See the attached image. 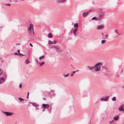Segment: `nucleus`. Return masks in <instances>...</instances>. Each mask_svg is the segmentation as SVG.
Listing matches in <instances>:
<instances>
[{"label":"nucleus","instance_id":"57","mask_svg":"<svg viewBox=\"0 0 124 124\" xmlns=\"http://www.w3.org/2000/svg\"><path fill=\"white\" fill-rule=\"evenodd\" d=\"M36 109H38V108H36Z\"/></svg>","mask_w":124,"mask_h":124},{"label":"nucleus","instance_id":"34","mask_svg":"<svg viewBox=\"0 0 124 124\" xmlns=\"http://www.w3.org/2000/svg\"><path fill=\"white\" fill-rule=\"evenodd\" d=\"M90 13V12H85L86 14L87 15V16L88 14Z\"/></svg>","mask_w":124,"mask_h":124},{"label":"nucleus","instance_id":"58","mask_svg":"<svg viewBox=\"0 0 124 124\" xmlns=\"http://www.w3.org/2000/svg\"><path fill=\"white\" fill-rule=\"evenodd\" d=\"M2 27H0V28H2Z\"/></svg>","mask_w":124,"mask_h":124},{"label":"nucleus","instance_id":"16","mask_svg":"<svg viewBox=\"0 0 124 124\" xmlns=\"http://www.w3.org/2000/svg\"><path fill=\"white\" fill-rule=\"evenodd\" d=\"M25 62L26 64H28L29 63H30V61H29V59H27L26 60V61H25Z\"/></svg>","mask_w":124,"mask_h":124},{"label":"nucleus","instance_id":"6","mask_svg":"<svg viewBox=\"0 0 124 124\" xmlns=\"http://www.w3.org/2000/svg\"><path fill=\"white\" fill-rule=\"evenodd\" d=\"M104 28V26L103 25H100L97 26V29L98 30L103 29Z\"/></svg>","mask_w":124,"mask_h":124},{"label":"nucleus","instance_id":"22","mask_svg":"<svg viewBox=\"0 0 124 124\" xmlns=\"http://www.w3.org/2000/svg\"><path fill=\"white\" fill-rule=\"evenodd\" d=\"M3 73L2 70L0 69V76Z\"/></svg>","mask_w":124,"mask_h":124},{"label":"nucleus","instance_id":"10","mask_svg":"<svg viewBox=\"0 0 124 124\" xmlns=\"http://www.w3.org/2000/svg\"><path fill=\"white\" fill-rule=\"evenodd\" d=\"M73 29H72L70 31V33H72V32H76L77 30V28H75L74 30L73 31Z\"/></svg>","mask_w":124,"mask_h":124},{"label":"nucleus","instance_id":"59","mask_svg":"<svg viewBox=\"0 0 124 124\" xmlns=\"http://www.w3.org/2000/svg\"><path fill=\"white\" fill-rule=\"evenodd\" d=\"M25 101H27V100H25Z\"/></svg>","mask_w":124,"mask_h":124},{"label":"nucleus","instance_id":"52","mask_svg":"<svg viewBox=\"0 0 124 124\" xmlns=\"http://www.w3.org/2000/svg\"><path fill=\"white\" fill-rule=\"evenodd\" d=\"M71 66L72 67H73V68H74L73 67L72 65H71Z\"/></svg>","mask_w":124,"mask_h":124},{"label":"nucleus","instance_id":"54","mask_svg":"<svg viewBox=\"0 0 124 124\" xmlns=\"http://www.w3.org/2000/svg\"><path fill=\"white\" fill-rule=\"evenodd\" d=\"M79 71V70H77L76 71Z\"/></svg>","mask_w":124,"mask_h":124},{"label":"nucleus","instance_id":"4","mask_svg":"<svg viewBox=\"0 0 124 124\" xmlns=\"http://www.w3.org/2000/svg\"><path fill=\"white\" fill-rule=\"evenodd\" d=\"M3 113L7 116H11L13 114V113L9 112H4Z\"/></svg>","mask_w":124,"mask_h":124},{"label":"nucleus","instance_id":"8","mask_svg":"<svg viewBox=\"0 0 124 124\" xmlns=\"http://www.w3.org/2000/svg\"><path fill=\"white\" fill-rule=\"evenodd\" d=\"M42 105L43 106L42 108H48L49 107V105L48 104H43Z\"/></svg>","mask_w":124,"mask_h":124},{"label":"nucleus","instance_id":"40","mask_svg":"<svg viewBox=\"0 0 124 124\" xmlns=\"http://www.w3.org/2000/svg\"><path fill=\"white\" fill-rule=\"evenodd\" d=\"M16 45H20V44L19 43H16Z\"/></svg>","mask_w":124,"mask_h":124},{"label":"nucleus","instance_id":"48","mask_svg":"<svg viewBox=\"0 0 124 124\" xmlns=\"http://www.w3.org/2000/svg\"><path fill=\"white\" fill-rule=\"evenodd\" d=\"M29 92H28L27 93V95L29 96Z\"/></svg>","mask_w":124,"mask_h":124},{"label":"nucleus","instance_id":"11","mask_svg":"<svg viewBox=\"0 0 124 124\" xmlns=\"http://www.w3.org/2000/svg\"><path fill=\"white\" fill-rule=\"evenodd\" d=\"M55 49L56 51L57 52H59L60 51L59 48L57 46H56Z\"/></svg>","mask_w":124,"mask_h":124},{"label":"nucleus","instance_id":"17","mask_svg":"<svg viewBox=\"0 0 124 124\" xmlns=\"http://www.w3.org/2000/svg\"><path fill=\"white\" fill-rule=\"evenodd\" d=\"M53 36L52 34L51 33H49L48 34V37L49 38H51Z\"/></svg>","mask_w":124,"mask_h":124},{"label":"nucleus","instance_id":"23","mask_svg":"<svg viewBox=\"0 0 124 124\" xmlns=\"http://www.w3.org/2000/svg\"><path fill=\"white\" fill-rule=\"evenodd\" d=\"M31 103L32 105H33V106H36V104L35 103H32V102H30V103Z\"/></svg>","mask_w":124,"mask_h":124},{"label":"nucleus","instance_id":"2","mask_svg":"<svg viewBox=\"0 0 124 124\" xmlns=\"http://www.w3.org/2000/svg\"><path fill=\"white\" fill-rule=\"evenodd\" d=\"M104 13H100L98 14L97 16V21H101L104 18Z\"/></svg>","mask_w":124,"mask_h":124},{"label":"nucleus","instance_id":"25","mask_svg":"<svg viewBox=\"0 0 124 124\" xmlns=\"http://www.w3.org/2000/svg\"><path fill=\"white\" fill-rule=\"evenodd\" d=\"M56 46H51L50 48H55V49Z\"/></svg>","mask_w":124,"mask_h":124},{"label":"nucleus","instance_id":"32","mask_svg":"<svg viewBox=\"0 0 124 124\" xmlns=\"http://www.w3.org/2000/svg\"><path fill=\"white\" fill-rule=\"evenodd\" d=\"M35 60L38 64H40V62H38V61L37 60L35 59Z\"/></svg>","mask_w":124,"mask_h":124},{"label":"nucleus","instance_id":"42","mask_svg":"<svg viewBox=\"0 0 124 124\" xmlns=\"http://www.w3.org/2000/svg\"><path fill=\"white\" fill-rule=\"evenodd\" d=\"M17 51L18 52V54L20 53V50H18Z\"/></svg>","mask_w":124,"mask_h":124},{"label":"nucleus","instance_id":"33","mask_svg":"<svg viewBox=\"0 0 124 124\" xmlns=\"http://www.w3.org/2000/svg\"><path fill=\"white\" fill-rule=\"evenodd\" d=\"M114 121V120H112L111 121L109 122L110 124H111Z\"/></svg>","mask_w":124,"mask_h":124},{"label":"nucleus","instance_id":"38","mask_svg":"<svg viewBox=\"0 0 124 124\" xmlns=\"http://www.w3.org/2000/svg\"><path fill=\"white\" fill-rule=\"evenodd\" d=\"M19 87L20 88H21L22 87V85L21 84H20L19 85Z\"/></svg>","mask_w":124,"mask_h":124},{"label":"nucleus","instance_id":"36","mask_svg":"<svg viewBox=\"0 0 124 124\" xmlns=\"http://www.w3.org/2000/svg\"><path fill=\"white\" fill-rule=\"evenodd\" d=\"M124 105H122L120 106V107L122 108L123 107H124Z\"/></svg>","mask_w":124,"mask_h":124},{"label":"nucleus","instance_id":"27","mask_svg":"<svg viewBox=\"0 0 124 124\" xmlns=\"http://www.w3.org/2000/svg\"><path fill=\"white\" fill-rule=\"evenodd\" d=\"M48 43L49 44H50L51 43H53V42L50 40H49L48 41Z\"/></svg>","mask_w":124,"mask_h":124},{"label":"nucleus","instance_id":"18","mask_svg":"<svg viewBox=\"0 0 124 124\" xmlns=\"http://www.w3.org/2000/svg\"><path fill=\"white\" fill-rule=\"evenodd\" d=\"M82 15L84 17H85L87 16L85 12H84L82 14Z\"/></svg>","mask_w":124,"mask_h":124},{"label":"nucleus","instance_id":"44","mask_svg":"<svg viewBox=\"0 0 124 124\" xmlns=\"http://www.w3.org/2000/svg\"><path fill=\"white\" fill-rule=\"evenodd\" d=\"M53 42V43L55 44L56 42V41L55 40H54V41Z\"/></svg>","mask_w":124,"mask_h":124},{"label":"nucleus","instance_id":"12","mask_svg":"<svg viewBox=\"0 0 124 124\" xmlns=\"http://www.w3.org/2000/svg\"><path fill=\"white\" fill-rule=\"evenodd\" d=\"M119 118V116H116L114 117V120H117Z\"/></svg>","mask_w":124,"mask_h":124},{"label":"nucleus","instance_id":"45","mask_svg":"<svg viewBox=\"0 0 124 124\" xmlns=\"http://www.w3.org/2000/svg\"><path fill=\"white\" fill-rule=\"evenodd\" d=\"M45 109H46V108H44L43 109V110H42L43 112L45 111Z\"/></svg>","mask_w":124,"mask_h":124},{"label":"nucleus","instance_id":"7","mask_svg":"<svg viewBox=\"0 0 124 124\" xmlns=\"http://www.w3.org/2000/svg\"><path fill=\"white\" fill-rule=\"evenodd\" d=\"M5 80L4 78L3 77L0 78V84H2L4 83Z\"/></svg>","mask_w":124,"mask_h":124},{"label":"nucleus","instance_id":"46","mask_svg":"<svg viewBox=\"0 0 124 124\" xmlns=\"http://www.w3.org/2000/svg\"><path fill=\"white\" fill-rule=\"evenodd\" d=\"M72 33H74V36H75L76 35V32H72Z\"/></svg>","mask_w":124,"mask_h":124},{"label":"nucleus","instance_id":"15","mask_svg":"<svg viewBox=\"0 0 124 124\" xmlns=\"http://www.w3.org/2000/svg\"><path fill=\"white\" fill-rule=\"evenodd\" d=\"M119 110L120 111H123L124 113V108H119Z\"/></svg>","mask_w":124,"mask_h":124},{"label":"nucleus","instance_id":"28","mask_svg":"<svg viewBox=\"0 0 124 124\" xmlns=\"http://www.w3.org/2000/svg\"><path fill=\"white\" fill-rule=\"evenodd\" d=\"M76 71H73L72 72V73L71 74V76H72L75 73Z\"/></svg>","mask_w":124,"mask_h":124},{"label":"nucleus","instance_id":"51","mask_svg":"<svg viewBox=\"0 0 124 124\" xmlns=\"http://www.w3.org/2000/svg\"><path fill=\"white\" fill-rule=\"evenodd\" d=\"M28 96H28V95H27V99H28Z\"/></svg>","mask_w":124,"mask_h":124},{"label":"nucleus","instance_id":"19","mask_svg":"<svg viewBox=\"0 0 124 124\" xmlns=\"http://www.w3.org/2000/svg\"><path fill=\"white\" fill-rule=\"evenodd\" d=\"M51 92L52 93V94L53 95H55V93H54V90H51Z\"/></svg>","mask_w":124,"mask_h":124},{"label":"nucleus","instance_id":"55","mask_svg":"<svg viewBox=\"0 0 124 124\" xmlns=\"http://www.w3.org/2000/svg\"><path fill=\"white\" fill-rule=\"evenodd\" d=\"M91 11V10H90V11H89V12H90Z\"/></svg>","mask_w":124,"mask_h":124},{"label":"nucleus","instance_id":"31","mask_svg":"<svg viewBox=\"0 0 124 124\" xmlns=\"http://www.w3.org/2000/svg\"><path fill=\"white\" fill-rule=\"evenodd\" d=\"M18 99L20 100V101H22L23 100V99L21 98H18Z\"/></svg>","mask_w":124,"mask_h":124},{"label":"nucleus","instance_id":"21","mask_svg":"<svg viewBox=\"0 0 124 124\" xmlns=\"http://www.w3.org/2000/svg\"><path fill=\"white\" fill-rule=\"evenodd\" d=\"M44 57V55H43L41 56L39 58V59L40 60H41L42 59H43Z\"/></svg>","mask_w":124,"mask_h":124},{"label":"nucleus","instance_id":"24","mask_svg":"<svg viewBox=\"0 0 124 124\" xmlns=\"http://www.w3.org/2000/svg\"><path fill=\"white\" fill-rule=\"evenodd\" d=\"M112 100L113 101H115L116 100V97H114L112 99Z\"/></svg>","mask_w":124,"mask_h":124},{"label":"nucleus","instance_id":"5","mask_svg":"<svg viewBox=\"0 0 124 124\" xmlns=\"http://www.w3.org/2000/svg\"><path fill=\"white\" fill-rule=\"evenodd\" d=\"M109 96H106L105 98L103 97L100 99V100L102 101H107L108 99Z\"/></svg>","mask_w":124,"mask_h":124},{"label":"nucleus","instance_id":"20","mask_svg":"<svg viewBox=\"0 0 124 124\" xmlns=\"http://www.w3.org/2000/svg\"><path fill=\"white\" fill-rule=\"evenodd\" d=\"M92 19L93 20H95L97 21V17H93L92 18Z\"/></svg>","mask_w":124,"mask_h":124},{"label":"nucleus","instance_id":"49","mask_svg":"<svg viewBox=\"0 0 124 124\" xmlns=\"http://www.w3.org/2000/svg\"><path fill=\"white\" fill-rule=\"evenodd\" d=\"M117 34L119 35H121L119 33H117Z\"/></svg>","mask_w":124,"mask_h":124},{"label":"nucleus","instance_id":"13","mask_svg":"<svg viewBox=\"0 0 124 124\" xmlns=\"http://www.w3.org/2000/svg\"><path fill=\"white\" fill-rule=\"evenodd\" d=\"M78 26V23H75L74 25V26L76 28H77Z\"/></svg>","mask_w":124,"mask_h":124},{"label":"nucleus","instance_id":"35","mask_svg":"<svg viewBox=\"0 0 124 124\" xmlns=\"http://www.w3.org/2000/svg\"><path fill=\"white\" fill-rule=\"evenodd\" d=\"M115 32H116V33H118V32L117 30H115Z\"/></svg>","mask_w":124,"mask_h":124},{"label":"nucleus","instance_id":"9","mask_svg":"<svg viewBox=\"0 0 124 124\" xmlns=\"http://www.w3.org/2000/svg\"><path fill=\"white\" fill-rule=\"evenodd\" d=\"M66 0H56L57 2L59 3H63L66 1Z\"/></svg>","mask_w":124,"mask_h":124},{"label":"nucleus","instance_id":"41","mask_svg":"<svg viewBox=\"0 0 124 124\" xmlns=\"http://www.w3.org/2000/svg\"><path fill=\"white\" fill-rule=\"evenodd\" d=\"M30 46H31V47H33V45H32V44H31V43H30Z\"/></svg>","mask_w":124,"mask_h":124},{"label":"nucleus","instance_id":"43","mask_svg":"<svg viewBox=\"0 0 124 124\" xmlns=\"http://www.w3.org/2000/svg\"><path fill=\"white\" fill-rule=\"evenodd\" d=\"M6 5H7V6H10V4H6Z\"/></svg>","mask_w":124,"mask_h":124},{"label":"nucleus","instance_id":"30","mask_svg":"<svg viewBox=\"0 0 124 124\" xmlns=\"http://www.w3.org/2000/svg\"><path fill=\"white\" fill-rule=\"evenodd\" d=\"M69 73L67 74L66 75H65V74L63 75V76L64 77H67L69 75Z\"/></svg>","mask_w":124,"mask_h":124},{"label":"nucleus","instance_id":"14","mask_svg":"<svg viewBox=\"0 0 124 124\" xmlns=\"http://www.w3.org/2000/svg\"><path fill=\"white\" fill-rule=\"evenodd\" d=\"M100 66L101 67V66ZM101 67H102V68L104 70H105V71H107V68L106 67H105L102 66H101Z\"/></svg>","mask_w":124,"mask_h":124},{"label":"nucleus","instance_id":"29","mask_svg":"<svg viewBox=\"0 0 124 124\" xmlns=\"http://www.w3.org/2000/svg\"><path fill=\"white\" fill-rule=\"evenodd\" d=\"M45 62H42L40 64L39 66H40L41 65L44 64Z\"/></svg>","mask_w":124,"mask_h":124},{"label":"nucleus","instance_id":"26","mask_svg":"<svg viewBox=\"0 0 124 124\" xmlns=\"http://www.w3.org/2000/svg\"><path fill=\"white\" fill-rule=\"evenodd\" d=\"M106 40H103L101 41V43L102 44H103L105 42Z\"/></svg>","mask_w":124,"mask_h":124},{"label":"nucleus","instance_id":"56","mask_svg":"<svg viewBox=\"0 0 124 124\" xmlns=\"http://www.w3.org/2000/svg\"><path fill=\"white\" fill-rule=\"evenodd\" d=\"M117 76L118 77H119V75H117Z\"/></svg>","mask_w":124,"mask_h":124},{"label":"nucleus","instance_id":"3","mask_svg":"<svg viewBox=\"0 0 124 124\" xmlns=\"http://www.w3.org/2000/svg\"><path fill=\"white\" fill-rule=\"evenodd\" d=\"M28 31L31 34H34V30L33 28V25L31 23L30 24V27L28 28Z\"/></svg>","mask_w":124,"mask_h":124},{"label":"nucleus","instance_id":"37","mask_svg":"<svg viewBox=\"0 0 124 124\" xmlns=\"http://www.w3.org/2000/svg\"><path fill=\"white\" fill-rule=\"evenodd\" d=\"M19 55L21 56L22 55H24L23 54H22L20 53H19Z\"/></svg>","mask_w":124,"mask_h":124},{"label":"nucleus","instance_id":"53","mask_svg":"<svg viewBox=\"0 0 124 124\" xmlns=\"http://www.w3.org/2000/svg\"><path fill=\"white\" fill-rule=\"evenodd\" d=\"M102 35H103V33H102Z\"/></svg>","mask_w":124,"mask_h":124},{"label":"nucleus","instance_id":"50","mask_svg":"<svg viewBox=\"0 0 124 124\" xmlns=\"http://www.w3.org/2000/svg\"><path fill=\"white\" fill-rule=\"evenodd\" d=\"M122 87V88H124V86H122V87Z\"/></svg>","mask_w":124,"mask_h":124},{"label":"nucleus","instance_id":"1","mask_svg":"<svg viewBox=\"0 0 124 124\" xmlns=\"http://www.w3.org/2000/svg\"><path fill=\"white\" fill-rule=\"evenodd\" d=\"M102 65V63L101 62H99L95 65L94 67H90L89 66H88L87 67L89 68V69H87L89 70H91L96 68L95 71H98L101 70L100 66H101Z\"/></svg>","mask_w":124,"mask_h":124},{"label":"nucleus","instance_id":"47","mask_svg":"<svg viewBox=\"0 0 124 124\" xmlns=\"http://www.w3.org/2000/svg\"><path fill=\"white\" fill-rule=\"evenodd\" d=\"M107 36H108V35H106V38L107 39H108V37H107Z\"/></svg>","mask_w":124,"mask_h":124},{"label":"nucleus","instance_id":"39","mask_svg":"<svg viewBox=\"0 0 124 124\" xmlns=\"http://www.w3.org/2000/svg\"><path fill=\"white\" fill-rule=\"evenodd\" d=\"M14 54L15 55H18V53H16V52Z\"/></svg>","mask_w":124,"mask_h":124}]
</instances>
